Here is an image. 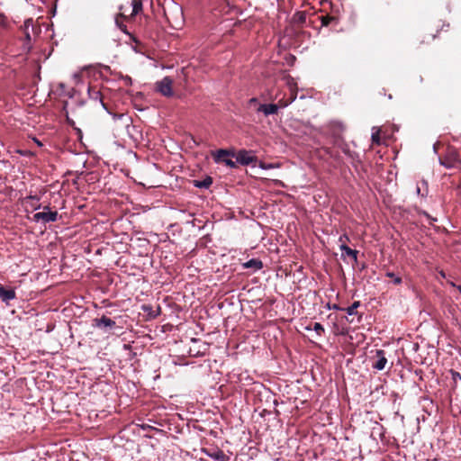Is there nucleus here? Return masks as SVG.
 <instances>
[{"label": "nucleus", "instance_id": "obj_1", "mask_svg": "<svg viewBox=\"0 0 461 461\" xmlns=\"http://www.w3.org/2000/svg\"><path fill=\"white\" fill-rule=\"evenodd\" d=\"M442 166L452 168L461 166V154L454 147H448L443 158H439Z\"/></svg>", "mask_w": 461, "mask_h": 461}, {"label": "nucleus", "instance_id": "obj_2", "mask_svg": "<svg viewBox=\"0 0 461 461\" xmlns=\"http://www.w3.org/2000/svg\"><path fill=\"white\" fill-rule=\"evenodd\" d=\"M87 94H88V96L90 99L95 100V101H99V103L102 104L103 108L105 111H107V113H110L114 120L122 119L124 117L123 113L117 114V113H113L109 111L106 104L103 100V95H102L101 91L95 86L89 85L88 88H87Z\"/></svg>", "mask_w": 461, "mask_h": 461}, {"label": "nucleus", "instance_id": "obj_3", "mask_svg": "<svg viewBox=\"0 0 461 461\" xmlns=\"http://www.w3.org/2000/svg\"><path fill=\"white\" fill-rule=\"evenodd\" d=\"M327 130H328L330 136L332 139V140H331L332 144L338 143L339 141L343 140L342 133L345 131V125L341 122H339V121L330 122L327 125Z\"/></svg>", "mask_w": 461, "mask_h": 461}, {"label": "nucleus", "instance_id": "obj_4", "mask_svg": "<svg viewBox=\"0 0 461 461\" xmlns=\"http://www.w3.org/2000/svg\"><path fill=\"white\" fill-rule=\"evenodd\" d=\"M93 326L102 330L105 333L111 332L117 328L115 321L105 315H103L101 318L94 319Z\"/></svg>", "mask_w": 461, "mask_h": 461}, {"label": "nucleus", "instance_id": "obj_5", "mask_svg": "<svg viewBox=\"0 0 461 461\" xmlns=\"http://www.w3.org/2000/svg\"><path fill=\"white\" fill-rule=\"evenodd\" d=\"M236 162L242 165L248 166L258 160L257 157L253 155L251 150L240 149L235 154Z\"/></svg>", "mask_w": 461, "mask_h": 461}, {"label": "nucleus", "instance_id": "obj_6", "mask_svg": "<svg viewBox=\"0 0 461 461\" xmlns=\"http://www.w3.org/2000/svg\"><path fill=\"white\" fill-rule=\"evenodd\" d=\"M173 80L169 77H165L162 80L157 82V90L164 96L173 95Z\"/></svg>", "mask_w": 461, "mask_h": 461}, {"label": "nucleus", "instance_id": "obj_7", "mask_svg": "<svg viewBox=\"0 0 461 461\" xmlns=\"http://www.w3.org/2000/svg\"><path fill=\"white\" fill-rule=\"evenodd\" d=\"M275 99L277 100L276 104H260L259 107L258 108V112L263 113L264 115L266 116L276 114L278 110L283 107L281 106L282 102L280 98H278V95H276Z\"/></svg>", "mask_w": 461, "mask_h": 461}, {"label": "nucleus", "instance_id": "obj_8", "mask_svg": "<svg viewBox=\"0 0 461 461\" xmlns=\"http://www.w3.org/2000/svg\"><path fill=\"white\" fill-rule=\"evenodd\" d=\"M57 219H58V212H56V211L36 212L32 218V220L35 222L42 221L43 223L54 222L57 221Z\"/></svg>", "mask_w": 461, "mask_h": 461}, {"label": "nucleus", "instance_id": "obj_9", "mask_svg": "<svg viewBox=\"0 0 461 461\" xmlns=\"http://www.w3.org/2000/svg\"><path fill=\"white\" fill-rule=\"evenodd\" d=\"M375 357L376 360L372 364V367L378 371L384 369L385 365L387 363L385 352L383 349H378L376 350Z\"/></svg>", "mask_w": 461, "mask_h": 461}, {"label": "nucleus", "instance_id": "obj_10", "mask_svg": "<svg viewBox=\"0 0 461 461\" xmlns=\"http://www.w3.org/2000/svg\"><path fill=\"white\" fill-rule=\"evenodd\" d=\"M333 145L339 147L341 149V151L351 160H359L358 154L355 151L350 150L348 144L346 143L344 140H341L340 141H339L338 143H334Z\"/></svg>", "mask_w": 461, "mask_h": 461}, {"label": "nucleus", "instance_id": "obj_11", "mask_svg": "<svg viewBox=\"0 0 461 461\" xmlns=\"http://www.w3.org/2000/svg\"><path fill=\"white\" fill-rule=\"evenodd\" d=\"M212 156L215 163H221L227 157H234L235 153L232 150L221 149L212 152Z\"/></svg>", "mask_w": 461, "mask_h": 461}, {"label": "nucleus", "instance_id": "obj_12", "mask_svg": "<svg viewBox=\"0 0 461 461\" xmlns=\"http://www.w3.org/2000/svg\"><path fill=\"white\" fill-rule=\"evenodd\" d=\"M16 294L14 289H6L4 285H0V299L3 303L8 304L9 302L14 300Z\"/></svg>", "mask_w": 461, "mask_h": 461}, {"label": "nucleus", "instance_id": "obj_13", "mask_svg": "<svg viewBox=\"0 0 461 461\" xmlns=\"http://www.w3.org/2000/svg\"><path fill=\"white\" fill-rule=\"evenodd\" d=\"M244 269H252V272H257L263 268V262L258 258H251L242 264Z\"/></svg>", "mask_w": 461, "mask_h": 461}, {"label": "nucleus", "instance_id": "obj_14", "mask_svg": "<svg viewBox=\"0 0 461 461\" xmlns=\"http://www.w3.org/2000/svg\"><path fill=\"white\" fill-rule=\"evenodd\" d=\"M319 152H322L324 155H327L329 158H332L333 160L337 162L341 161V157L339 152H335L332 150L330 147L322 146L319 149Z\"/></svg>", "mask_w": 461, "mask_h": 461}, {"label": "nucleus", "instance_id": "obj_15", "mask_svg": "<svg viewBox=\"0 0 461 461\" xmlns=\"http://www.w3.org/2000/svg\"><path fill=\"white\" fill-rule=\"evenodd\" d=\"M208 349V346L206 343H201L197 348H190L189 354L191 357H199L205 355Z\"/></svg>", "mask_w": 461, "mask_h": 461}, {"label": "nucleus", "instance_id": "obj_16", "mask_svg": "<svg viewBox=\"0 0 461 461\" xmlns=\"http://www.w3.org/2000/svg\"><path fill=\"white\" fill-rule=\"evenodd\" d=\"M193 185L194 187L200 188V189H208L212 185V178L209 176H207L203 180H194Z\"/></svg>", "mask_w": 461, "mask_h": 461}, {"label": "nucleus", "instance_id": "obj_17", "mask_svg": "<svg viewBox=\"0 0 461 461\" xmlns=\"http://www.w3.org/2000/svg\"><path fill=\"white\" fill-rule=\"evenodd\" d=\"M339 249L342 252V256L345 254V255L350 257L354 260V262L357 261V254H358L357 250L350 249L345 243L341 244L339 246Z\"/></svg>", "mask_w": 461, "mask_h": 461}, {"label": "nucleus", "instance_id": "obj_18", "mask_svg": "<svg viewBox=\"0 0 461 461\" xmlns=\"http://www.w3.org/2000/svg\"><path fill=\"white\" fill-rule=\"evenodd\" d=\"M296 96H297V93L294 90H291V94L288 98H285V97L280 98V100L282 102L281 106L284 108L287 107L289 104H291L296 99Z\"/></svg>", "mask_w": 461, "mask_h": 461}, {"label": "nucleus", "instance_id": "obj_19", "mask_svg": "<svg viewBox=\"0 0 461 461\" xmlns=\"http://www.w3.org/2000/svg\"><path fill=\"white\" fill-rule=\"evenodd\" d=\"M416 192L418 194L421 195L422 197L427 196L428 194V183L425 180L420 181L417 185Z\"/></svg>", "mask_w": 461, "mask_h": 461}, {"label": "nucleus", "instance_id": "obj_20", "mask_svg": "<svg viewBox=\"0 0 461 461\" xmlns=\"http://www.w3.org/2000/svg\"><path fill=\"white\" fill-rule=\"evenodd\" d=\"M132 13L131 15L138 14L142 10V2L141 0H132Z\"/></svg>", "mask_w": 461, "mask_h": 461}, {"label": "nucleus", "instance_id": "obj_21", "mask_svg": "<svg viewBox=\"0 0 461 461\" xmlns=\"http://www.w3.org/2000/svg\"><path fill=\"white\" fill-rule=\"evenodd\" d=\"M360 306V302L359 301H355L350 306H348V308L344 309L346 311V312L348 313V315H355L357 314V309Z\"/></svg>", "mask_w": 461, "mask_h": 461}, {"label": "nucleus", "instance_id": "obj_22", "mask_svg": "<svg viewBox=\"0 0 461 461\" xmlns=\"http://www.w3.org/2000/svg\"><path fill=\"white\" fill-rule=\"evenodd\" d=\"M207 456L214 460H219V461L225 460V458H226L225 454L221 450H217L212 453H207Z\"/></svg>", "mask_w": 461, "mask_h": 461}, {"label": "nucleus", "instance_id": "obj_23", "mask_svg": "<svg viewBox=\"0 0 461 461\" xmlns=\"http://www.w3.org/2000/svg\"><path fill=\"white\" fill-rule=\"evenodd\" d=\"M320 19L322 26H328L332 23H337V19L334 16H330L328 14L321 16Z\"/></svg>", "mask_w": 461, "mask_h": 461}, {"label": "nucleus", "instance_id": "obj_24", "mask_svg": "<svg viewBox=\"0 0 461 461\" xmlns=\"http://www.w3.org/2000/svg\"><path fill=\"white\" fill-rule=\"evenodd\" d=\"M306 330H313L319 336L324 333V328L320 322H314L312 328L307 327Z\"/></svg>", "mask_w": 461, "mask_h": 461}, {"label": "nucleus", "instance_id": "obj_25", "mask_svg": "<svg viewBox=\"0 0 461 461\" xmlns=\"http://www.w3.org/2000/svg\"><path fill=\"white\" fill-rule=\"evenodd\" d=\"M373 131H374L372 132V135H371L372 142L379 145L381 142L380 131H379V130L375 131V128H373Z\"/></svg>", "mask_w": 461, "mask_h": 461}, {"label": "nucleus", "instance_id": "obj_26", "mask_svg": "<svg viewBox=\"0 0 461 461\" xmlns=\"http://www.w3.org/2000/svg\"><path fill=\"white\" fill-rule=\"evenodd\" d=\"M385 276L387 277L393 278V282L394 285H401L402 282V277L396 276L393 272H386Z\"/></svg>", "mask_w": 461, "mask_h": 461}, {"label": "nucleus", "instance_id": "obj_27", "mask_svg": "<svg viewBox=\"0 0 461 461\" xmlns=\"http://www.w3.org/2000/svg\"><path fill=\"white\" fill-rule=\"evenodd\" d=\"M419 214L425 216L428 219L429 223L431 225L433 224L434 221H437L436 218L432 217L431 215H429L427 212H425L423 210H420Z\"/></svg>", "mask_w": 461, "mask_h": 461}, {"label": "nucleus", "instance_id": "obj_28", "mask_svg": "<svg viewBox=\"0 0 461 461\" xmlns=\"http://www.w3.org/2000/svg\"><path fill=\"white\" fill-rule=\"evenodd\" d=\"M259 167L262 169H272L278 167V165L273 163L259 162Z\"/></svg>", "mask_w": 461, "mask_h": 461}, {"label": "nucleus", "instance_id": "obj_29", "mask_svg": "<svg viewBox=\"0 0 461 461\" xmlns=\"http://www.w3.org/2000/svg\"><path fill=\"white\" fill-rule=\"evenodd\" d=\"M294 19L296 22L303 23H304V22H305L306 15H305L303 13H302V12H298V13H296V14H294Z\"/></svg>", "mask_w": 461, "mask_h": 461}, {"label": "nucleus", "instance_id": "obj_30", "mask_svg": "<svg viewBox=\"0 0 461 461\" xmlns=\"http://www.w3.org/2000/svg\"><path fill=\"white\" fill-rule=\"evenodd\" d=\"M451 377L455 384L456 385V383L458 380H461V374L457 371H455L453 369L450 370Z\"/></svg>", "mask_w": 461, "mask_h": 461}, {"label": "nucleus", "instance_id": "obj_31", "mask_svg": "<svg viewBox=\"0 0 461 461\" xmlns=\"http://www.w3.org/2000/svg\"><path fill=\"white\" fill-rule=\"evenodd\" d=\"M221 163H224L227 167H230V168H235L237 166V162H234L233 160L230 159V158H225L222 160Z\"/></svg>", "mask_w": 461, "mask_h": 461}, {"label": "nucleus", "instance_id": "obj_32", "mask_svg": "<svg viewBox=\"0 0 461 461\" xmlns=\"http://www.w3.org/2000/svg\"><path fill=\"white\" fill-rule=\"evenodd\" d=\"M327 308L330 309V310H336V311H344L343 308L339 307L338 304L334 303V304H330V303H328L327 304Z\"/></svg>", "mask_w": 461, "mask_h": 461}, {"label": "nucleus", "instance_id": "obj_33", "mask_svg": "<svg viewBox=\"0 0 461 461\" xmlns=\"http://www.w3.org/2000/svg\"><path fill=\"white\" fill-rule=\"evenodd\" d=\"M339 242H341V244L345 243L346 240H348V235L344 234V235H341L339 237Z\"/></svg>", "mask_w": 461, "mask_h": 461}, {"label": "nucleus", "instance_id": "obj_34", "mask_svg": "<svg viewBox=\"0 0 461 461\" xmlns=\"http://www.w3.org/2000/svg\"><path fill=\"white\" fill-rule=\"evenodd\" d=\"M28 199L34 200L36 202H39L40 198L37 195H29L27 197Z\"/></svg>", "mask_w": 461, "mask_h": 461}, {"label": "nucleus", "instance_id": "obj_35", "mask_svg": "<svg viewBox=\"0 0 461 461\" xmlns=\"http://www.w3.org/2000/svg\"><path fill=\"white\" fill-rule=\"evenodd\" d=\"M124 81H125L126 84H131V78L130 77H126L124 78Z\"/></svg>", "mask_w": 461, "mask_h": 461}, {"label": "nucleus", "instance_id": "obj_36", "mask_svg": "<svg viewBox=\"0 0 461 461\" xmlns=\"http://www.w3.org/2000/svg\"><path fill=\"white\" fill-rule=\"evenodd\" d=\"M25 38H26V40H27L28 41H31V35H30V33H29V32H26V34H25Z\"/></svg>", "mask_w": 461, "mask_h": 461}, {"label": "nucleus", "instance_id": "obj_37", "mask_svg": "<svg viewBox=\"0 0 461 461\" xmlns=\"http://www.w3.org/2000/svg\"><path fill=\"white\" fill-rule=\"evenodd\" d=\"M192 342H193L194 344H196V343H198V342H199V340H198V339H192Z\"/></svg>", "mask_w": 461, "mask_h": 461}, {"label": "nucleus", "instance_id": "obj_38", "mask_svg": "<svg viewBox=\"0 0 461 461\" xmlns=\"http://www.w3.org/2000/svg\"><path fill=\"white\" fill-rule=\"evenodd\" d=\"M104 69L108 70L110 68L108 66H103Z\"/></svg>", "mask_w": 461, "mask_h": 461}, {"label": "nucleus", "instance_id": "obj_39", "mask_svg": "<svg viewBox=\"0 0 461 461\" xmlns=\"http://www.w3.org/2000/svg\"><path fill=\"white\" fill-rule=\"evenodd\" d=\"M30 22H31V20L25 21V25H27Z\"/></svg>", "mask_w": 461, "mask_h": 461}, {"label": "nucleus", "instance_id": "obj_40", "mask_svg": "<svg viewBox=\"0 0 461 461\" xmlns=\"http://www.w3.org/2000/svg\"><path fill=\"white\" fill-rule=\"evenodd\" d=\"M36 144H38L39 146H41V143L38 140H36Z\"/></svg>", "mask_w": 461, "mask_h": 461}, {"label": "nucleus", "instance_id": "obj_41", "mask_svg": "<svg viewBox=\"0 0 461 461\" xmlns=\"http://www.w3.org/2000/svg\"><path fill=\"white\" fill-rule=\"evenodd\" d=\"M40 207H41V205L39 204L38 206L34 207V209L38 210Z\"/></svg>", "mask_w": 461, "mask_h": 461}, {"label": "nucleus", "instance_id": "obj_42", "mask_svg": "<svg viewBox=\"0 0 461 461\" xmlns=\"http://www.w3.org/2000/svg\"><path fill=\"white\" fill-rule=\"evenodd\" d=\"M250 101H251V102H256V101H257V99H256V98H252Z\"/></svg>", "mask_w": 461, "mask_h": 461}, {"label": "nucleus", "instance_id": "obj_43", "mask_svg": "<svg viewBox=\"0 0 461 461\" xmlns=\"http://www.w3.org/2000/svg\"><path fill=\"white\" fill-rule=\"evenodd\" d=\"M44 209L45 210H50V207L49 206H45Z\"/></svg>", "mask_w": 461, "mask_h": 461}, {"label": "nucleus", "instance_id": "obj_44", "mask_svg": "<svg viewBox=\"0 0 461 461\" xmlns=\"http://www.w3.org/2000/svg\"><path fill=\"white\" fill-rule=\"evenodd\" d=\"M221 461H225V460H221Z\"/></svg>", "mask_w": 461, "mask_h": 461}]
</instances>
